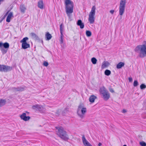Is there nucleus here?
I'll list each match as a JSON object with an SVG mask.
<instances>
[{
	"label": "nucleus",
	"instance_id": "f257e3e1",
	"mask_svg": "<svg viewBox=\"0 0 146 146\" xmlns=\"http://www.w3.org/2000/svg\"><path fill=\"white\" fill-rule=\"evenodd\" d=\"M145 44L137 46L134 49L135 52L139 54L141 58H143L146 56V42L144 41Z\"/></svg>",
	"mask_w": 146,
	"mask_h": 146
},
{
	"label": "nucleus",
	"instance_id": "f03ea898",
	"mask_svg": "<svg viewBox=\"0 0 146 146\" xmlns=\"http://www.w3.org/2000/svg\"><path fill=\"white\" fill-rule=\"evenodd\" d=\"M65 4L66 13L68 16L70 18L71 14L73 12V3L70 0H65Z\"/></svg>",
	"mask_w": 146,
	"mask_h": 146
},
{
	"label": "nucleus",
	"instance_id": "7ed1b4c3",
	"mask_svg": "<svg viewBox=\"0 0 146 146\" xmlns=\"http://www.w3.org/2000/svg\"><path fill=\"white\" fill-rule=\"evenodd\" d=\"M87 111L86 108L84 107L83 104H80L78 106L77 110V114L79 117L81 119L83 118Z\"/></svg>",
	"mask_w": 146,
	"mask_h": 146
},
{
	"label": "nucleus",
	"instance_id": "20e7f679",
	"mask_svg": "<svg viewBox=\"0 0 146 146\" xmlns=\"http://www.w3.org/2000/svg\"><path fill=\"white\" fill-rule=\"evenodd\" d=\"M57 128L58 129V131H57V135L63 140H67L68 139V136L63 128L62 127H58Z\"/></svg>",
	"mask_w": 146,
	"mask_h": 146
},
{
	"label": "nucleus",
	"instance_id": "39448f33",
	"mask_svg": "<svg viewBox=\"0 0 146 146\" xmlns=\"http://www.w3.org/2000/svg\"><path fill=\"white\" fill-rule=\"evenodd\" d=\"M99 92L104 100H107L110 98V94L105 87L103 86L100 88Z\"/></svg>",
	"mask_w": 146,
	"mask_h": 146
},
{
	"label": "nucleus",
	"instance_id": "423d86ee",
	"mask_svg": "<svg viewBox=\"0 0 146 146\" xmlns=\"http://www.w3.org/2000/svg\"><path fill=\"white\" fill-rule=\"evenodd\" d=\"M96 8L95 6H93L89 15L88 20L90 24H93L94 22V16L95 14Z\"/></svg>",
	"mask_w": 146,
	"mask_h": 146
},
{
	"label": "nucleus",
	"instance_id": "0eeeda50",
	"mask_svg": "<svg viewBox=\"0 0 146 146\" xmlns=\"http://www.w3.org/2000/svg\"><path fill=\"white\" fill-rule=\"evenodd\" d=\"M126 4V0H121L119 7V15L122 16L124 14Z\"/></svg>",
	"mask_w": 146,
	"mask_h": 146
},
{
	"label": "nucleus",
	"instance_id": "6e6552de",
	"mask_svg": "<svg viewBox=\"0 0 146 146\" xmlns=\"http://www.w3.org/2000/svg\"><path fill=\"white\" fill-rule=\"evenodd\" d=\"M28 39V38L25 37L21 40L20 42L22 43V47L24 49H26L30 47V45L29 44L27 43L26 41Z\"/></svg>",
	"mask_w": 146,
	"mask_h": 146
},
{
	"label": "nucleus",
	"instance_id": "1a4fd4ad",
	"mask_svg": "<svg viewBox=\"0 0 146 146\" xmlns=\"http://www.w3.org/2000/svg\"><path fill=\"white\" fill-rule=\"evenodd\" d=\"M20 117L21 119L24 121H27L29 120L30 118V117L29 116H26V114L25 113H23L20 115Z\"/></svg>",
	"mask_w": 146,
	"mask_h": 146
},
{
	"label": "nucleus",
	"instance_id": "9d476101",
	"mask_svg": "<svg viewBox=\"0 0 146 146\" xmlns=\"http://www.w3.org/2000/svg\"><path fill=\"white\" fill-rule=\"evenodd\" d=\"M82 140L85 146H92L91 144L87 140L84 135L82 137Z\"/></svg>",
	"mask_w": 146,
	"mask_h": 146
},
{
	"label": "nucleus",
	"instance_id": "9b49d317",
	"mask_svg": "<svg viewBox=\"0 0 146 146\" xmlns=\"http://www.w3.org/2000/svg\"><path fill=\"white\" fill-rule=\"evenodd\" d=\"M13 17V12H10L9 13H8L6 20L7 22L8 23L9 22L11 18Z\"/></svg>",
	"mask_w": 146,
	"mask_h": 146
},
{
	"label": "nucleus",
	"instance_id": "f8f14e48",
	"mask_svg": "<svg viewBox=\"0 0 146 146\" xmlns=\"http://www.w3.org/2000/svg\"><path fill=\"white\" fill-rule=\"evenodd\" d=\"M12 69V68L9 66L3 65V72H7L11 71Z\"/></svg>",
	"mask_w": 146,
	"mask_h": 146
},
{
	"label": "nucleus",
	"instance_id": "ddd939ff",
	"mask_svg": "<svg viewBox=\"0 0 146 146\" xmlns=\"http://www.w3.org/2000/svg\"><path fill=\"white\" fill-rule=\"evenodd\" d=\"M9 44L7 42H6L4 43H3L2 42H0V48H1L3 46L5 48H9Z\"/></svg>",
	"mask_w": 146,
	"mask_h": 146
},
{
	"label": "nucleus",
	"instance_id": "4468645a",
	"mask_svg": "<svg viewBox=\"0 0 146 146\" xmlns=\"http://www.w3.org/2000/svg\"><path fill=\"white\" fill-rule=\"evenodd\" d=\"M77 24L78 25L80 26V28L83 29L84 27V24L81 20H79L77 22Z\"/></svg>",
	"mask_w": 146,
	"mask_h": 146
},
{
	"label": "nucleus",
	"instance_id": "2eb2a0df",
	"mask_svg": "<svg viewBox=\"0 0 146 146\" xmlns=\"http://www.w3.org/2000/svg\"><path fill=\"white\" fill-rule=\"evenodd\" d=\"M38 6L39 8L41 9L43 8L44 4L42 0H40L38 2Z\"/></svg>",
	"mask_w": 146,
	"mask_h": 146
},
{
	"label": "nucleus",
	"instance_id": "dca6fc26",
	"mask_svg": "<svg viewBox=\"0 0 146 146\" xmlns=\"http://www.w3.org/2000/svg\"><path fill=\"white\" fill-rule=\"evenodd\" d=\"M109 65L110 63L108 62H104L102 63V69L106 68Z\"/></svg>",
	"mask_w": 146,
	"mask_h": 146
},
{
	"label": "nucleus",
	"instance_id": "f3484780",
	"mask_svg": "<svg viewBox=\"0 0 146 146\" xmlns=\"http://www.w3.org/2000/svg\"><path fill=\"white\" fill-rule=\"evenodd\" d=\"M25 88L23 87H19L18 88H14L13 89L16 91H23L24 90Z\"/></svg>",
	"mask_w": 146,
	"mask_h": 146
},
{
	"label": "nucleus",
	"instance_id": "a211bd4d",
	"mask_svg": "<svg viewBox=\"0 0 146 146\" xmlns=\"http://www.w3.org/2000/svg\"><path fill=\"white\" fill-rule=\"evenodd\" d=\"M97 98L96 96L94 95H92L90 96L89 98V101L91 103H93L94 102L95 99Z\"/></svg>",
	"mask_w": 146,
	"mask_h": 146
},
{
	"label": "nucleus",
	"instance_id": "6ab92c4d",
	"mask_svg": "<svg viewBox=\"0 0 146 146\" xmlns=\"http://www.w3.org/2000/svg\"><path fill=\"white\" fill-rule=\"evenodd\" d=\"M32 108L34 110H39L41 109V107L38 104H36L35 105L33 106Z\"/></svg>",
	"mask_w": 146,
	"mask_h": 146
},
{
	"label": "nucleus",
	"instance_id": "aec40b11",
	"mask_svg": "<svg viewBox=\"0 0 146 146\" xmlns=\"http://www.w3.org/2000/svg\"><path fill=\"white\" fill-rule=\"evenodd\" d=\"M125 64L123 62H120L116 66V68L117 69L121 68Z\"/></svg>",
	"mask_w": 146,
	"mask_h": 146
},
{
	"label": "nucleus",
	"instance_id": "412c9836",
	"mask_svg": "<svg viewBox=\"0 0 146 146\" xmlns=\"http://www.w3.org/2000/svg\"><path fill=\"white\" fill-rule=\"evenodd\" d=\"M45 37L46 38V40H49L51 39L52 36L49 32H47L45 35Z\"/></svg>",
	"mask_w": 146,
	"mask_h": 146
},
{
	"label": "nucleus",
	"instance_id": "4be33fe9",
	"mask_svg": "<svg viewBox=\"0 0 146 146\" xmlns=\"http://www.w3.org/2000/svg\"><path fill=\"white\" fill-rule=\"evenodd\" d=\"M6 101L5 100H0V107L4 106L6 104Z\"/></svg>",
	"mask_w": 146,
	"mask_h": 146
},
{
	"label": "nucleus",
	"instance_id": "5701e85b",
	"mask_svg": "<svg viewBox=\"0 0 146 146\" xmlns=\"http://www.w3.org/2000/svg\"><path fill=\"white\" fill-rule=\"evenodd\" d=\"M26 9L24 5H21L20 7V9L21 12L24 13Z\"/></svg>",
	"mask_w": 146,
	"mask_h": 146
},
{
	"label": "nucleus",
	"instance_id": "b1692460",
	"mask_svg": "<svg viewBox=\"0 0 146 146\" xmlns=\"http://www.w3.org/2000/svg\"><path fill=\"white\" fill-rule=\"evenodd\" d=\"M30 35L33 38L36 39L38 38V36L36 34L34 33H30Z\"/></svg>",
	"mask_w": 146,
	"mask_h": 146
},
{
	"label": "nucleus",
	"instance_id": "393cba45",
	"mask_svg": "<svg viewBox=\"0 0 146 146\" xmlns=\"http://www.w3.org/2000/svg\"><path fill=\"white\" fill-rule=\"evenodd\" d=\"M111 73V72L110 70H106L105 72V74L108 76L110 75Z\"/></svg>",
	"mask_w": 146,
	"mask_h": 146
},
{
	"label": "nucleus",
	"instance_id": "a878e982",
	"mask_svg": "<svg viewBox=\"0 0 146 146\" xmlns=\"http://www.w3.org/2000/svg\"><path fill=\"white\" fill-rule=\"evenodd\" d=\"M91 61L92 63L94 64L96 63L97 60L95 58L93 57L91 59Z\"/></svg>",
	"mask_w": 146,
	"mask_h": 146
},
{
	"label": "nucleus",
	"instance_id": "bb28decb",
	"mask_svg": "<svg viewBox=\"0 0 146 146\" xmlns=\"http://www.w3.org/2000/svg\"><path fill=\"white\" fill-rule=\"evenodd\" d=\"M86 35L87 36L90 37L92 35L91 32L89 31H87L86 32Z\"/></svg>",
	"mask_w": 146,
	"mask_h": 146
},
{
	"label": "nucleus",
	"instance_id": "cd10ccee",
	"mask_svg": "<svg viewBox=\"0 0 146 146\" xmlns=\"http://www.w3.org/2000/svg\"><path fill=\"white\" fill-rule=\"evenodd\" d=\"M140 88L141 89H143L146 88V85L144 84H142L140 86Z\"/></svg>",
	"mask_w": 146,
	"mask_h": 146
},
{
	"label": "nucleus",
	"instance_id": "c85d7f7f",
	"mask_svg": "<svg viewBox=\"0 0 146 146\" xmlns=\"http://www.w3.org/2000/svg\"><path fill=\"white\" fill-rule=\"evenodd\" d=\"M133 86L134 87H136L138 85V83L137 81L136 80H135L133 82Z\"/></svg>",
	"mask_w": 146,
	"mask_h": 146
},
{
	"label": "nucleus",
	"instance_id": "c756f323",
	"mask_svg": "<svg viewBox=\"0 0 146 146\" xmlns=\"http://www.w3.org/2000/svg\"><path fill=\"white\" fill-rule=\"evenodd\" d=\"M139 143L140 145L141 146H146V143L143 141L140 142Z\"/></svg>",
	"mask_w": 146,
	"mask_h": 146
},
{
	"label": "nucleus",
	"instance_id": "7c9ffc66",
	"mask_svg": "<svg viewBox=\"0 0 146 146\" xmlns=\"http://www.w3.org/2000/svg\"><path fill=\"white\" fill-rule=\"evenodd\" d=\"M3 65H0V71L3 72Z\"/></svg>",
	"mask_w": 146,
	"mask_h": 146
},
{
	"label": "nucleus",
	"instance_id": "2f4dec72",
	"mask_svg": "<svg viewBox=\"0 0 146 146\" xmlns=\"http://www.w3.org/2000/svg\"><path fill=\"white\" fill-rule=\"evenodd\" d=\"M60 32H63V28L62 27V24H61L60 26Z\"/></svg>",
	"mask_w": 146,
	"mask_h": 146
},
{
	"label": "nucleus",
	"instance_id": "473e14b6",
	"mask_svg": "<svg viewBox=\"0 0 146 146\" xmlns=\"http://www.w3.org/2000/svg\"><path fill=\"white\" fill-rule=\"evenodd\" d=\"M43 65L44 66H47L48 65V64L47 62L45 61L44 62Z\"/></svg>",
	"mask_w": 146,
	"mask_h": 146
},
{
	"label": "nucleus",
	"instance_id": "72a5a7b5",
	"mask_svg": "<svg viewBox=\"0 0 146 146\" xmlns=\"http://www.w3.org/2000/svg\"><path fill=\"white\" fill-rule=\"evenodd\" d=\"M9 12V11H7L6 13L4 15L3 17V19H4L5 17H6V16L8 15V13Z\"/></svg>",
	"mask_w": 146,
	"mask_h": 146
},
{
	"label": "nucleus",
	"instance_id": "f704fd0d",
	"mask_svg": "<svg viewBox=\"0 0 146 146\" xmlns=\"http://www.w3.org/2000/svg\"><path fill=\"white\" fill-rule=\"evenodd\" d=\"M60 34H61L60 38H63V32H60Z\"/></svg>",
	"mask_w": 146,
	"mask_h": 146
},
{
	"label": "nucleus",
	"instance_id": "c9c22d12",
	"mask_svg": "<svg viewBox=\"0 0 146 146\" xmlns=\"http://www.w3.org/2000/svg\"><path fill=\"white\" fill-rule=\"evenodd\" d=\"M129 82H131L132 81V79L131 77H129L128 78Z\"/></svg>",
	"mask_w": 146,
	"mask_h": 146
},
{
	"label": "nucleus",
	"instance_id": "e433bc0d",
	"mask_svg": "<svg viewBox=\"0 0 146 146\" xmlns=\"http://www.w3.org/2000/svg\"><path fill=\"white\" fill-rule=\"evenodd\" d=\"M109 90L111 92L113 93L114 92V91L112 88H111Z\"/></svg>",
	"mask_w": 146,
	"mask_h": 146
},
{
	"label": "nucleus",
	"instance_id": "4c0bfd02",
	"mask_svg": "<svg viewBox=\"0 0 146 146\" xmlns=\"http://www.w3.org/2000/svg\"><path fill=\"white\" fill-rule=\"evenodd\" d=\"M114 10H111L110 11V12L111 14H113L114 13Z\"/></svg>",
	"mask_w": 146,
	"mask_h": 146
},
{
	"label": "nucleus",
	"instance_id": "58836bf2",
	"mask_svg": "<svg viewBox=\"0 0 146 146\" xmlns=\"http://www.w3.org/2000/svg\"><path fill=\"white\" fill-rule=\"evenodd\" d=\"M60 42L61 44H62L63 42V38H61L60 40Z\"/></svg>",
	"mask_w": 146,
	"mask_h": 146
},
{
	"label": "nucleus",
	"instance_id": "ea45409f",
	"mask_svg": "<svg viewBox=\"0 0 146 146\" xmlns=\"http://www.w3.org/2000/svg\"><path fill=\"white\" fill-rule=\"evenodd\" d=\"M123 113H125L126 112V111L125 110L123 109L122 111Z\"/></svg>",
	"mask_w": 146,
	"mask_h": 146
},
{
	"label": "nucleus",
	"instance_id": "a19ab883",
	"mask_svg": "<svg viewBox=\"0 0 146 146\" xmlns=\"http://www.w3.org/2000/svg\"><path fill=\"white\" fill-rule=\"evenodd\" d=\"M98 146H101L102 145V144L101 143H99L98 144Z\"/></svg>",
	"mask_w": 146,
	"mask_h": 146
},
{
	"label": "nucleus",
	"instance_id": "79ce46f5",
	"mask_svg": "<svg viewBox=\"0 0 146 146\" xmlns=\"http://www.w3.org/2000/svg\"><path fill=\"white\" fill-rule=\"evenodd\" d=\"M123 146H127L126 145H124Z\"/></svg>",
	"mask_w": 146,
	"mask_h": 146
},
{
	"label": "nucleus",
	"instance_id": "37998d69",
	"mask_svg": "<svg viewBox=\"0 0 146 146\" xmlns=\"http://www.w3.org/2000/svg\"><path fill=\"white\" fill-rule=\"evenodd\" d=\"M27 112V113H28V112Z\"/></svg>",
	"mask_w": 146,
	"mask_h": 146
}]
</instances>
